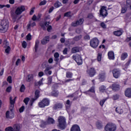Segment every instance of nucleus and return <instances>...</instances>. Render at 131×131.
<instances>
[{
  "mask_svg": "<svg viewBox=\"0 0 131 131\" xmlns=\"http://www.w3.org/2000/svg\"><path fill=\"white\" fill-rule=\"evenodd\" d=\"M53 67L51 66L50 67H47L44 71V73L46 75H51L52 74V71H51V69H52Z\"/></svg>",
  "mask_w": 131,
  "mask_h": 131,
  "instance_id": "obj_12",
  "label": "nucleus"
},
{
  "mask_svg": "<svg viewBox=\"0 0 131 131\" xmlns=\"http://www.w3.org/2000/svg\"><path fill=\"white\" fill-rule=\"evenodd\" d=\"M100 14L102 17L105 18V17L108 15V12H107V7L102 6L100 10Z\"/></svg>",
  "mask_w": 131,
  "mask_h": 131,
  "instance_id": "obj_7",
  "label": "nucleus"
},
{
  "mask_svg": "<svg viewBox=\"0 0 131 131\" xmlns=\"http://www.w3.org/2000/svg\"><path fill=\"white\" fill-rule=\"evenodd\" d=\"M105 78L106 76L105 75L104 73H102L99 74L98 79L100 80V81H104Z\"/></svg>",
  "mask_w": 131,
  "mask_h": 131,
  "instance_id": "obj_18",
  "label": "nucleus"
},
{
  "mask_svg": "<svg viewBox=\"0 0 131 131\" xmlns=\"http://www.w3.org/2000/svg\"><path fill=\"white\" fill-rule=\"evenodd\" d=\"M9 28V20L4 19L0 23V31L1 33H5L8 31Z\"/></svg>",
  "mask_w": 131,
  "mask_h": 131,
  "instance_id": "obj_2",
  "label": "nucleus"
},
{
  "mask_svg": "<svg viewBox=\"0 0 131 131\" xmlns=\"http://www.w3.org/2000/svg\"><path fill=\"white\" fill-rule=\"evenodd\" d=\"M59 95V92L58 91H53L52 92V95L53 96V97H57V96Z\"/></svg>",
  "mask_w": 131,
  "mask_h": 131,
  "instance_id": "obj_38",
  "label": "nucleus"
},
{
  "mask_svg": "<svg viewBox=\"0 0 131 131\" xmlns=\"http://www.w3.org/2000/svg\"><path fill=\"white\" fill-rule=\"evenodd\" d=\"M11 91H12V86H9L7 88L6 91L7 92V93H10Z\"/></svg>",
  "mask_w": 131,
  "mask_h": 131,
  "instance_id": "obj_61",
  "label": "nucleus"
},
{
  "mask_svg": "<svg viewBox=\"0 0 131 131\" xmlns=\"http://www.w3.org/2000/svg\"><path fill=\"white\" fill-rule=\"evenodd\" d=\"M46 4H47V1L43 0L40 3L39 6H45Z\"/></svg>",
  "mask_w": 131,
  "mask_h": 131,
  "instance_id": "obj_58",
  "label": "nucleus"
},
{
  "mask_svg": "<svg viewBox=\"0 0 131 131\" xmlns=\"http://www.w3.org/2000/svg\"><path fill=\"white\" fill-rule=\"evenodd\" d=\"M99 91L101 93H104L106 91V88L104 85H102L99 88Z\"/></svg>",
  "mask_w": 131,
  "mask_h": 131,
  "instance_id": "obj_40",
  "label": "nucleus"
},
{
  "mask_svg": "<svg viewBox=\"0 0 131 131\" xmlns=\"http://www.w3.org/2000/svg\"><path fill=\"white\" fill-rule=\"evenodd\" d=\"M10 111H14V104H15V101L12 99V97H10Z\"/></svg>",
  "mask_w": 131,
  "mask_h": 131,
  "instance_id": "obj_14",
  "label": "nucleus"
},
{
  "mask_svg": "<svg viewBox=\"0 0 131 131\" xmlns=\"http://www.w3.org/2000/svg\"><path fill=\"white\" fill-rule=\"evenodd\" d=\"M82 37V36L80 35L77 36L74 38V40H75V41H78V40H80Z\"/></svg>",
  "mask_w": 131,
  "mask_h": 131,
  "instance_id": "obj_39",
  "label": "nucleus"
},
{
  "mask_svg": "<svg viewBox=\"0 0 131 131\" xmlns=\"http://www.w3.org/2000/svg\"><path fill=\"white\" fill-rule=\"evenodd\" d=\"M66 106L68 108L70 107V100H68L67 101V102H66Z\"/></svg>",
  "mask_w": 131,
  "mask_h": 131,
  "instance_id": "obj_50",
  "label": "nucleus"
},
{
  "mask_svg": "<svg viewBox=\"0 0 131 131\" xmlns=\"http://www.w3.org/2000/svg\"><path fill=\"white\" fill-rule=\"evenodd\" d=\"M28 102H29V98H26L24 100V102L26 105L28 104Z\"/></svg>",
  "mask_w": 131,
  "mask_h": 131,
  "instance_id": "obj_55",
  "label": "nucleus"
},
{
  "mask_svg": "<svg viewBox=\"0 0 131 131\" xmlns=\"http://www.w3.org/2000/svg\"><path fill=\"white\" fill-rule=\"evenodd\" d=\"M54 6L55 8H60V7H62V4L60 2L57 1L54 4Z\"/></svg>",
  "mask_w": 131,
  "mask_h": 131,
  "instance_id": "obj_33",
  "label": "nucleus"
},
{
  "mask_svg": "<svg viewBox=\"0 0 131 131\" xmlns=\"http://www.w3.org/2000/svg\"><path fill=\"white\" fill-rule=\"evenodd\" d=\"M90 46L92 48H97L99 46V39L97 38H94L91 40Z\"/></svg>",
  "mask_w": 131,
  "mask_h": 131,
  "instance_id": "obj_6",
  "label": "nucleus"
},
{
  "mask_svg": "<svg viewBox=\"0 0 131 131\" xmlns=\"http://www.w3.org/2000/svg\"><path fill=\"white\" fill-rule=\"evenodd\" d=\"M73 59L76 61L78 65H82V59H81L80 55H73Z\"/></svg>",
  "mask_w": 131,
  "mask_h": 131,
  "instance_id": "obj_8",
  "label": "nucleus"
},
{
  "mask_svg": "<svg viewBox=\"0 0 131 131\" xmlns=\"http://www.w3.org/2000/svg\"><path fill=\"white\" fill-rule=\"evenodd\" d=\"M61 108H62V104L61 103H57L53 107L54 110H58V109H61Z\"/></svg>",
  "mask_w": 131,
  "mask_h": 131,
  "instance_id": "obj_25",
  "label": "nucleus"
},
{
  "mask_svg": "<svg viewBox=\"0 0 131 131\" xmlns=\"http://www.w3.org/2000/svg\"><path fill=\"white\" fill-rule=\"evenodd\" d=\"M5 131H14V128L12 127L9 126L5 128Z\"/></svg>",
  "mask_w": 131,
  "mask_h": 131,
  "instance_id": "obj_45",
  "label": "nucleus"
},
{
  "mask_svg": "<svg viewBox=\"0 0 131 131\" xmlns=\"http://www.w3.org/2000/svg\"><path fill=\"white\" fill-rule=\"evenodd\" d=\"M50 41V37L46 36L43 39L41 40V43L42 45H46L48 43V41Z\"/></svg>",
  "mask_w": 131,
  "mask_h": 131,
  "instance_id": "obj_19",
  "label": "nucleus"
},
{
  "mask_svg": "<svg viewBox=\"0 0 131 131\" xmlns=\"http://www.w3.org/2000/svg\"><path fill=\"white\" fill-rule=\"evenodd\" d=\"M83 21H84V20L83 18H80L78 20L72 23V26L75 27L76 26H78V25H81V24L83 23Z\"/></svg>",
  "mask_w": 131,
  "mask_h": 131,
  "instance_id": "obj_11",
  "label": "nucleus"
},
{
  "mask_svg": "<svg viewBox=\"0 0 131 131\" xmlns=\"http://www.w3.org/2000/svg\"><path fill=\"white\" fill-rule=\"evenodd\" d=\"M73 76V74L71 72H67L66 73V77H67V78H72Z\"/></svg>",
  "mask_w": 131,
  "mask_h": 131,
  "instance_id": "obj_36",
  "label": "nucleus"
},
{
  "mask_svg": "<svg viewBox=\"0 0 131 131\" xmlns=\"http://www.w3.org/2000/svg\"><path fill=\"white\" fill-rule=\"evenodd\" d=\"M51 30H52V26L49 25L47 26V31L50 32V31H51Z\"/></svg>",
  "mask_w": 131,
  "mask_h": 131,
  "instance_id": "obj_64",
  "label": "nucleus"
},
{
  "mask_svg": "<svg viewBox=\"0 0 131 131\" xmlns=\"http://www.w3.org/2000/svg\"><path fill=\"white\" fill-rule=\"evenodd\" d=\"M71 131H80V127L77 125H74L72 127Z\"/></svg>",
  "mask_w": 131,
  "mask_h": 131,
  "instance_id": "obj_20",
  "label": "nucleus"
},
{
  "mask_svg": "<svg viewBox=\"0 0 131 131\" xmlns=\"http://www.w3.org/2000/svg\"><path fill=\"white\" fill-rule=\"evenodd\" d=\"M125 96L127 98H131V88H127L125 91Z\"/></svg>",
  "mask_w": 131,
  "mask_h": 131,
  "instance_id": "obj_15",
  "label": "nucleus"
},
{
  "mask_svg": "<svg viewBox=\"0 0 131 131\" xmlns=\"http://www.w3.org/2000/svg\"><path fill=\"white\" fill-rule=\"evenodd\" d=\"M89 92H91V93H93V96H91V97H93L94 99L96 98V93H95V87L93 86L91 88V89L89 91Z\"/></svg>",
  "mask_w": 131,
  "mask_h": 131,
  "instance_id": "obj_27",
  "label": "nucleus"
},
{
  "mask_svg": "<svg viewBox=\"0 0 131 131\" xmlns=\"http://www.w3.org/2000/svg\"><path fill=\"white\" fill-rule=\"evenodd\" d=\"M52 81H53V78H52V77H49L48 78V84H51V83H52Z\"/></svg>",
  "mask_w": 131,
  "mask_h": 131,
  "instance_id": "obj_48",
  "label": "nucleus"
},
{
  "mask_svg": "<svg viewBox=\"0 0 131 131\" xmlns=\"http://www.w3.org/2000/svg\"><path fill=\"white\" fill-rule=\"evenodd\" d=\"M107 99H102L100 101V106H101L102 107H103L104 104L105 103V102H106Z\"/></svg>",
  "mask_w": 131,
  "mask_h": 131,
  "instance_id": "obj_46",
  "label": "nucleus"
},
{
  "mask_svg": "<svg viewBox=\"0 0 131 131\" xmlns=\"http://www.w3.org/2000/svg\"><path fill=\"white\" fill-rule=\"evenodd\" d=\"M107 55L110 60H114V52L113 51H110Z\"/></svg>",
  "mask_w": 131,
  "mask_h": 131,
  "instance_id": "obj_21",
  "label": "nucleus"
},
{
  "mask_svg": "<svg viewBox=\"0 0 131 131\" xmlns=\"http://www.w3.org/2000/svg\"><path fill=\"white\" fill-rule=\"evenodd\" d=\"M101 59H102V54L101 53H99L97 56V60L98 61H101Z\"/></svg>",
  "mask_w": 131,
  "mask_h": 131,
  "instance_id": "obj_53",
  "label": "nucleus"
},
{
  "mask_svg": "<svg viewBox=\"0 0 131 131\" xmlns=\"http://www.w3.org/2000/svg\"><path fill=\"white\" fill-rule=\"evenodd\" d=\"M14 131H20V125H15L14 126Z\"/></svg>",
  "mask_w": 131,
  "mask_h": 131,
  "instance_id": "obj_37",
  "label": "nucleus"
},
{
  "mask_svg": "<svg viewBox=\"0 0 131 131\" xmlns=\"http://www.w3.org/2000/svg\"><path fill=\"white\" fill-rule=\"evenodd\" d=\"M120 90V85L118 84H116L115 85V91H119Z\"/></svg>",
  "mask_w": 131,
  "mask_h": 131,
  "instance_id": "obj_54",
  "label": "nucleus"
},
{
  "mask_svg": "<svg viewBox=\"0 0 131 131\" xmlns=\"http://www.w3.org/2000/svg\"><path fill=\"white\" fill-rule=\"evenodd\" d=\"M6 43V49H5V52L6 53V54H9V53H10V51H11V48L9 46V42H7V41H5L4 42V45Z\"/></svg>",
  "mask_w": 131,
  "mask_h": 131,
  "instance_id": "obj_22",
  "label": "nucleus"
},
{
  "mask_svg": "<svg viewBox=\"0 0 131 131\" xmlns=\"http://www.w3.org/2000/svg\"><path fill=\"white\" fill-rule=\"evenodd\" d=\"M47 124H48V122L42 121L41 122V124H40V126L41 127H45V126H46V125H47Z\"/></svg>",
  "mask_w": 131,
  "mask_h": 131,
  "instance_id": "obj_41",
  "label": "nucleus"
},
{
  "mask_svg": "<svg viewBox=\"0 0 131 131\" xmlns=\"http://www.w3.org/2000/svg\"><path fill=\"white\" fill-rule=\"evenodd\" d=\"M38 18H37V17H36V15H34L33 16V17H32V20H33V21H36V20H38Z\"/></svg>",
  "mask_w": 131,
  "mask_h": 131,
  "instance_id": "obj_59",
  "label": "nucleus"
},
{
  "mask_svg": "<svg viewBox=\"0 0 131 131\" xmlns=\"http://www.w3.org/2000/svg\"><path fill=\"white\" fill-rule=\"evenodd\" d=\"M36 25L35 22L31 20L30 21L29 24L27 25L28 30H30L31 27H34Z\"/></svg>",
  "mask_w": 131,
  "mask_h": 131,
  "instance_id": "obj_17",
  "label": "nucleus"
},
{
  "mask_svg": "<svg viewBox=\"0 0 131 131\" xmlns=\"http://www.w3.org/2000/svg\"><path fill=\"white\" fill-rule=\"evenodd\" d=\"M126 10H127V9H126V8H125V7H122L121 13L122 14H124V13H125V12H126Z\"/></svg>",
  "mask_w": 131,
  "mask_h": 131,
  "instance_id": "obj_60",
  "label": "nucleus"
},
{
  "mask_svg": "<svg viewBox=\"0 0 131 131\" xmlns=\"http://www.w3.org/2000/svg\"><path fill=\"white\" fill-rule=\"evenodd\" d=\"M33 79V75L30 74L27 77V80L29 82Z\"/></svg>",
  "mask_w": 131,
  "mask_h": 131,
  "instance_id": "obj_32",
  "label": "nucleus"
},
{
  "mask_svg": "<svg viewBox=\"0 0 131 131\" xmlns=\"http://www.w3.org/2000/svg\"><path fill=\"white\" fill-rule=\"evenodd\" d=\"M64 17H70L71 16V12H68L64 13Z\"/></svg>",
  "mask_w": 131,
  "mask_h": 131,
  "instance_id": "obj_52",
  "label": "nucleus"
},
{
  "mask_svg": "<svg viewBox=\"0 0 131 131\" xmlns=\"http://www.w3.org/2000/svg\"><path fill=\"white\" fill-rule=\"evenodd\" d=\"M39 90H36L35 92V97L32 99V102L37 100L39 98Z\"/></svg>",
  "mask_w": 131,
  "mask_h": 131,
  "instance_id": "obj_16",
  "label": "nucleus"
},
{
  "mask_svg": "<svg viewBox=\"0 0 131 131\" xmlns=\"http://www.w3.org/2000/svg\"><path fill=\"white\" fill-rule=\"evenodd\" d=\"M25 85L24 84H22L20 88V93H24L25 91Z\"/></svg>",
  "mask_w": 131,
  "mask_h": 131,
  "instance_id": "obj_42",
  "label": "nucleus"
},
{
  "mask_svg": "<svg viewBox=\"0 0 131 131\" xmlns=\"http://www.w3.org/2000/svg\"><path fill=\"white\" fill-rule=\"evenodd\" d=\"M54 61L55 62H59V61H60V59H59V57H60V54H59L58 52L54 53Z\"/></svg>",
  "mask_w": 131,
  "mask_h": 131,
  "instance_id": "obj_23",
  "label": "nucleus"
},
{
  "mask_svg": "<svg viewBox=\"0 0 131 131\" xmlns=\"http://www.w3.org/2000/svg\"><path fill=\"white\" fill-rule=\"evenodd\" d=\"M110 72H112L114 77H115V69L113 67H111Z\"/></svg>",
  "mask_w": 131,
  "mask_h": 131,
  "instance_id": "obj_44",
  "label": "nucleus"
},
{
  "mask_svg": "<svg viewBox=\"0 0 131 131\" xmlns=\"http://www.w3.org/2000/svg\"><path fill=\"white\" fill-rule=\"evenodd\" d=\"M25 11V6H20L16 8L15 11V14H12V18L13 20H16L17 19V15H21L23 12Z\"/></svg>",
  "mask_w": 131,
  "mask_h": 131,
  "instance_id": "obj_3",
  "label": "nucleus"
},
{
  "mask_svg": "<svg viewBox=\"0 0 131 131\" xmlns=\"http://www.w3.org/2000/svg\"><path fill=\"white\" fill-rule=\"evenodd\" d=\"M86 73L90 77H93L96 74V70L94 68H90L87 69Z\"/></svg>",
  "mask_w": 131,
  "mask_h": 131,
  "instance_id": "obj_9",
  "label": "nucleus"
},
{
  "mask_svg": "<svg viewBox=\"0 0 131 131\" xmlns=\"http://www.w3.org/2000/svg\"><path fill=\"white\" fill-rule=\"evenodd\" d=\"M6 117L9 119H12L15 117V114L13 111H8L6 113Z\"/></svg>",
  "mask_w": 131,
  "mask_h": 131,
  "instance_id": "obj_10",
  "label": "nucleus"
},
{
  "mask_svg": "<svg viewBox=\"0 0 131 131\" xmlns=\"http://www.w3.org/2000/svg\"><path fill=\"white\" fill-rule=\"evenodd\" d=\"M126 41L129 42V46L131 48V37L127 38L126 39Z\"/></svg>",
  "mask_w": 131,
  "mask_h": 131,
  "instance_id": "obj_56",
  "label": "nucleus"
},
{
  "mask_svg": "<svg viewBox=\"0 0 131 131\" xmlns=\"http://www.w3.org/2000/svg\"><path fill=\"white\" fill-rule=\"evenodd\" d=\"M78 52H79V48H78V47H75L72 49V53L73 54L78 53Z\"/></svg>",
  "mask_w": 131,
  "mask_h": 131,
  "instance_id": "obj_34",
  "label": "nucleus"
},
{
  "mask_svg": "<svg viewBox=\"0 0 131 131\" xmlns=\"http://www.w3.org/2000/svg\"><path fill=\"white\" fill-rule=\"evenodd\" d=\"M100 26L102 27V28H103V29H105V28L107 27L106 24L103 22L100 24Z\"/></svg>",
  "mask_w": 131,
  "mask_h": 131,
  "instance_id": "obj_49",
  "label": "nucleus"
},
{
  "mask_svg": "<svg viewBox=\"0 0 131 131\" xmlns=\"http://www.w3.org/2000/svg\"><path fill=\"white\" fill-rule=\"evenodd\" d=\"M40 26L43 29V30H46L47 29L48 26H49V22L47 21H41L40 23Z\"/></svg>",
  "mask_w": 131,
  "mask_h": 131,
  "instance_id": "obj_13",
  "label": "nucleus"
},
{
  "mask_svg": "<svg viewBox=\"0 0 131 131\" xmlns=\"http://www.w3.org/2000/svg\"><path fill=\"white\" fill-rule=\"evenodd\" d=\"M55 122V120L53 118L49 117L48 118L47 124L48 123V124H54Z\"/></svg>",
  "mask_w": 131,
  "mask_h": 131,
  "instance_id": "obj_24",
  "label": "nucleus"
},
{
  "mask_svg": "<svg viewBox=\"0 0 131 131\" xmlns=\"http://www.w3.org/2000/svg\"><path fill=\"white\" fill-rule=\"evenodd\" d=\"M105 131H114L115 130V125L112 123H108L105 127Z\"/></svg>",
  "mask_w": 131,
  "mask_h": 131,
  "instance_id": "obj_5",
  "label": "nucleus"
},
{
  "mask_svg": "<svg viewBox=\"0 0 131 131\" xmlns=\"http://www.w3.org/2000/svg\"><path fill=\"white\" fill-rule=\"evenodd\" d=\"M57 126L59 129H65L67 127V122H66V118L63 116H59L57 119Z\"/></svg>",
  "mask_w": 131,
  "mask_h": 131,
  "instance_id": "obj_1",
  "label": "nucleus"
},
{
  "mask_svg": "<svg viewBox=\"0 0 131 131\" xmlns=\"http://www.w3.org/2000/svg\"><path fill=\"white\" fill-rule=\"evenodd\" d=\"M39 45V40H36L35 41V52L36 53L37 52V50L38 49V46Z\"/></svg>",
  "mask_w": 131,
  "mask_h": 131,
  "instance_id": "obj_29",
  "label": "nucleus"
},
{
  "mask_svg": "<svg viewBox=\"0 0 131 131\" xmlns=\"http://www.w3.org/2000/svg\"><path fill=\"white\" fill-rule=\"evenodd\" d=\"M96 126L97 128H101L102 127V124L99 122H97L96 123Z\"/></svg>",
  "mask_w": 131,
  "mask_h": 131,
  "instance_id": "obj_57",
  "label": "nucleus"
},
{
  "mask_svg": "<svg viewBox=\"0 0 131 131\" xmlns=\"http://www.w3.org/2000/svg\"><path fill=\"white\" fill-rule=\"evenodd\" d=\"M128 54L127 53H123L121 54V60H125V59H126L127 58L128 56Z\"/></svg>",
  "mask_w": 131,
  "mask_h": 131,
  "instance_id": "obj_28",
  "label": "nucleus"
},
{
  "mask_svg": "<svg viewBox=\"0 0 131 131\" xmlns=\"http://www.w3.org/2000/svg\"><path fill=\"white\" fill-rule=\"evenodd\" d=\"M120 70L117 69L115 70V78H118L120 76Z\"/></svg>",
  "mask_w": 131,
  "mask_h": 131,
  "instance_id": "obj_26",
  "label": "nucleus"
},
{
  "mask_svg": "<svg viewBox=\"0 0 131 131\" xmlns=\"http://www.w3.org/2000/svg\"><path fill=\"white\" fill-rule=\"evenodd\" d=\"M45 75V73L43 72H40L38 73V77H42Z\"/></svg>",
  "mask_w": 131,
  "mask_h": 131,
  "instance_id": "obj_62",
  "label": "nucleus"
},
{
  "mask_svg": "<svg viewBox=\"0 0 131 131\" xmlns=\"http://www.w3.org/2000/svg\"><path fill=\"white\" fill-rule=\"evenodd\" d=\"M50 105V100L48 98H44L41 101L38 103V106L39 108H45L47 106Z\"/></svg>",
  "mask_w": 131,
  "mask_h": 131,
  "instance_id": "obj_4",
  "label": "nucleus"
},
{
  "mask_svg": "<svg viewBox=\"0 0 131 131\" xmlns=\"http://www.w3.org/2000/svg\"><path fill=\"white\" fill-rule=\"evenodd\" d=\"M122 33H123V31L122 30H118L115 31L116 36H120V35H122Z\"/></svg>",
  "mask_w": 131,
  "mask_h": 131,
  "instance_id": "obj_31",
  "label": "nucleus"
},
{
  "mask_svg": "<svg viewBox=\"0 0 131 131\" xmlns=\"http://www.w3.org/2000/svg\"><path fill=\"white\" fill-rule=\"evenodd\" d=\"M42 81H43V78H42L41 80H40L39 81L36 83L35 85H39L40 86V85H42L43 84V83H42Z\"/></svg>",
  "mask_w": 131,
  "mask_h": 131,
  "instance_id": "obj_35",
  "label": "nucleus"
},
{
  "mask_svg": "<svg viewBox=\"0 0 131 131\" xmlns=\"http://www.w3.org/2000/svg\"><path fill=\"white\" fill-rule=\"evenodd\" d=\"M27 40H31L32 36L30 33H29L26 36Z\"/></svg>",
  "mask_w": 131,
  "mask_h": 131,
  "instance_id": "obj_47",
  "label": "nucleus"
},
{
  "mask_svg": "<svg viewBox=\"0 0 131 131\" xmlns=\"http://www.w3.org/2000/svg\"><path fill=\"white\" fill-rule=\"evenodd\" d=\"M126 6L127 8H130L131 9V0L126 1Z\"/></svg>",
  "mask_w": 131,
  "mask_h": 131,
  "instance_id": "obj_43",
  "label": "nucleus"
},
{
  "mask_svg": "<svg viewBox=\"0 0 131 131\" xmlns=\"http://www.w3.org/2000/svg\"><path fill=\"white\" fill-rule=\"evenodd\" d=\"M116 111L118 114H122V113H123V110L120 107H116Z\"/></svg>",
  "mask_w": 131,
  "mask_h": 131,
  "instance_id": "obj_30",
  "label": "nucleus"
},
{
  "mask_svg": "<svg viewBox=\"0 0 131 131\" xmlns=\"http://www.w3.org/2000/svg\"><path fill=\"white\" fill-rule=\"evenodd\" d=\"M7 81H8L9 83H12V77L9 76L7 78Z\"/></svg>",
  "mask_w": 131,
  "mask_h": 131,
  "instance_id": "obj_63",
  "label": "nucleus"
},
{
  "mask_svg": "<svg viewBox=\"0 0 131 131\" xmlns=\"http://www.w3.org/2000/svg\"><path fill=\"white\" fill-rule=\"evenodd\" d=\"M22 47L24 48V49H26V47H27V42H26L25 41H24L22 43Z\"/></svg>",
  "mask_w": 131,
  "mask_h": 131,
  "instance_id": "obj_51",
  "label": "nucleus"
}]
</instances>
